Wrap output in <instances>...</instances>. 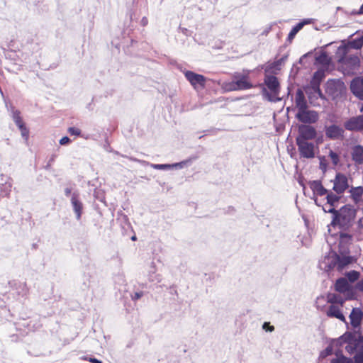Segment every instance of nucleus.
<instances>
[{
	"mask_svg": "<svg viewBox=\"0 0 363 363\" xmlns=\"http://www.w3.org/2000/svg\"><path fill=\"white\" fill-rule=\"evenodd\" d=\"M360 273L356 270H350V272H346L345 279L349 281V283H354L357 281L359 278Z\"/></svg>",
	"mask_w": 363,
	"mask_h": 363,
	"instance_id": "79ce46f5",
	"label": "nucleus"
},
{
	"mask_svg": "<svg viewBox=\"0 0 363 363\" xmlns=\"http://www.w3.org/2000/svg\"><path fill=\"white\" fill-rule=\"evenodd\" d=\"M140 6H139L138 4V1H133L132 7L129 11L130 19L131 21H137L140 17L142 13Z\"/></svg>",
	"mask_w": 363,
	"mask_h": 363,
	"instance_id": "c756f323",
	"label": "nucleus"
},
{
	"mask_svg": "<svg viewBox=\"0 0 363 363\" xmlns=\"http://www.w3.org/2000/svg\"><path fill=\"white\" fill-rule=\"evenodd\" d=\"M357 290L356 286H353L350 284L347 290L342 293L345 294V297L344 298L346 301L354 300L357 298Z\"/></svg>",
	"mask_w": 363,
	"mask_h": 363,
	"instance_id": "58836bf2",
	"label": "nucleus"
},
{
	"mask_svg": "<svg viewBox=\"0 0 363 363\" xmlns=\"http://www.w3.org/2000/svg\"><path fill=\"white\" fill-rule=\"evenodd\" d=\"M94 196L96 200L105 203V194L103 190L96 189L94 193Z\"/></svg>",
	"mask_w": 363,
	"mask_h": 363,
	"instance_id": "603ef678",
	"label": "nucleus"
},
{
	"mask_svg": "<svg viewBox=\"0 0 363 363\" xmlns=\"http://www.w3.org/2000/svg\"><path fill=\"white\" fill-rule=\"evenodd\" d=\"M295 103L298 111L308 108V101L305 97L303 91L300 88L296 90Z\"/></svg>",
	"mask_w": 363,
	"mask_h": 363,
	"instance_id": "5701e85b",
	"label": "nucleus"
},
{
	"mask_svg": "<svg viewBox=\"0 0 363 363\" xmlns=\"http://www.w3.org/2000/svg\"><path fill=\"white\" fill-rule=\"evenodd\" d=\"M289 57V54L284 55L281 58L276 60L273 63L269 65L265 69V72H274L273 69L275 70H280L281 65L284 63V62L287 60Z\"/></svg>",
	"mask_w": 363,
	"mask_h": 363,
	"instance_id": "7c9ffc66",
	"label": "nucleus"
},
{
	"mask_svg": "<svg viewBox=\"0 0 363 363\" xmlns=\"http://www.w3.org/2000/svg\"><path fill=\"white\" fill-rule=\"evenodd\" d=\"M262 329L267 332H272L274 330V327L270 325L269 322H264L262 325Z\"/></svg>",
	"mask_w": 363,
	"mask_h": 363,
	"instance_id": "338daca9",
	"label": "nucleus"
},
{
	"mask_svg": "<svg viewBox=\"0 0 363 363\" xmlns=\"http://www.w3.org/2000/svg\"><path fill=\"white\" fill-rule=\"evenodd\" d=\"M350 286L349 281L345 277H340L336 279L334 284V289L340 294L344 293Z\"/></svg>",
	"mask_w": 363,
	"mask_h": 363,
	"instance_id": "cd10ccee",
	"label": "nucleus"
},
{
	"mask_svg": "<svg viewBox=\"0 0 363 363\" xmlns=\"http://www.w3.org/2000/svg\"><path fill=\"white\" fill-rule=\"evenodd\" d=\"M325 136L328 139L335 140L344 138V129L337 124L325 125Z\"/></svg>",
	"mask_w": 363,
	"mask_h": 363,
	"instance_id": "ddd939ff",
	"label": "nucleus"
},
{
	"mask_svg": "<svg viewBox=\"0 0 363 363\" xmlns=\"http://www.w3.org/2000/svg\"><path fill=\"white\" fill-rule=\"evenodd\" d=\"M349 191L352 200L355 204H358L362 201L363 187L361 186L357 187L352 186Z\"/></svg>",
	"mask_w": 363,
	"mask_h": 363,
	"instance_id": "c85d7f7f",
	"label": "nucleus"
},
{
	"mask_svg": "<svg viewBox=\"0 0 363 363\" xmlns=\"http://www.w3.org/2000/svg\"><path fill=\"white\" fill-rule=\"evenodd\" d=\"M295 118L301 124L311 125L315 123L319 119L318 112L315 110H309L308 108L297 111Z\"/></svg>",
	"mask_w": 363,
	"mask_h": 363,
	"instance_id": "423d86ee",
	"label": "nucleus"
},
{
	"mask_svg": "<svg viewBox=\"0 0 363 363\" xmlns=\"http://www.w3.org/2000/svg\"><path fill=\"white\" fill-rule=\"evenodd\" d=\"M357 36L354 38L349 40L347 42L350 48L354 50H359L363 47V31L359 34V31H357Z\"/></svg>",
	"mask_w": 363,
	"mask_h": 363,
	"instance_id": "2f4dec72",
	"label": "nucleus"
},
{
	"mask_svg": "<svg viewBox=\"0 0 363 363\" xmlns=\"http://www.w3.org/2000/svg\"><path fill=\"white\" fill-rule=\"evenodd\" d=\"M351 359L352 363H363V351L357 352Z\"/></svg>",
	"mask_w": 363,
	"mask_h": 363,
	"instance_id": "5fc2aeb1",
	"label": "nucleus"
},
{
	"mask_svg": "<svg viewBox=\"0 0 363 363\" xmlns=\"http://www.w3.org/2000/svg\"><path fill=\"white\" fill-rule=\"evenodd\" d=\"M197 158H198V156L192 155L190 157H189L183 161H181L179 162L170 164V169H183L185 167L190 166L194 161L197 160Z\"/></svg>",
	"mask_w": 363,
	"mask_h": 363,
	"instance_id": "473e14b6",
	"label": "nucleus"
},
{
	"mask_svg": "<svg viewBox=\"0 0 363 363\" xmlns=\"http://www.w3.org/2000/svg\"><path fill=\"white\" fill-rule=\"evenodd\" d=\"M305 178L303 175H299L298 179H297V182L299 184V185L303 188V193L304 194H306L305 193V190H306V184H305Z\"/></svg>",
	"mask_w": 363,
	"mask_h": 363,
	"instance_id": "0e129e2a",
	"label": "nucleus"
},
{
	"mask_svg": "<svg viewBox=\"0 0 363 363\" xmlns=\"http://www.w3.org/2000/svg\"><path fill=\"white\" fill-rule=\"evenodd\" d=\"M326 315L329 318H337L338 320L344 322L346 324L347 328H348V323L346 320V318H345L343 313L339 308L338 306H337L335 305H330L328 307V309L326 312Z\"/></svg>",
	"mask_w": 363,
	"mask_h": 363,
	"instance_id": "412c9836",
	"label": "nucleus"
},
{
	"mask_svg": "<svg viewBox=\"0 0 363 363\" xmlns=\"http://www.w3.org/2000/svg\"><path fill=\"white\" fill-rule=\"evenodd\" d=\"M4 104L7 111L10 112L11 114H12L13 111H18V109H16L15 106L11 103L9 98H4Z\"/></svg>",
	"mask_w": 363,
	"mask_h": 363,
	"instance_id": "13d9d810",
	"label": "nucleus"
},
{
	"mask_svg": "<svg viewBox=\"0 0 363 363\" xmlns=\"http://www.w3.org/2000/svg\"><path fill=\"white\" fill-rule=\"evenodd\" d=\"M11 191V184L8 182L0 184V199L9 196Z\"/></svg>",
	"mask_w": 363,
	"mask_h": 363,
	"instance_id": "a19ab883",
	"label": "nucleus"
},
{
	"mask_svg": "<svg viewBox=\"0 0 363 363\" xmlns=\"http://www.w3.org/2000/svg\"><path fill=\"white\" fill-rule=\"evenodd\" d=\"M179 69L184 73L186 80L194 89H196L197 87L203 89L205 87L206 77L204 75L197 74L190 70H182L179 67Z\"/></svg>",
	"mask_w": 363,
	"mask_h": 363,
	"instance_id": "6e6552de",
	"label": "nucleus"
},
{
	"mask_svg": "<svg viewBox=\"0 0 363 363\" xmlns=\"http://www.w3.org/2000/svg\"><path fill=\"white\" fill-rule=\"evenodd\" d=\"M338 349L336 350L335 352L333 351V354H335V357L334 359H340L342 360H346L347 362H350L351 359V357H347L345 355H344L343 352L342 350L340 349V347H337Z\"/></svg>",
	"mask_w": 363,
	"mask_h": 363,
	"instance_id": "3c124183",
	"label": "nucleus"
},
{
	"mask_svg": "<svg viewBox=\"0 0 363 363\" xmlns=\"http://www.w3.org/2000/svg\"><path fill=\"white\" fill-rule=\"evenodd\" d=\"M345 350L350 354H354L357 352V350L354 347V345L353 343L347 344L345 347Z\"/></svg>",
	"mask_w": 363,
	"mask_h": 363,
	"instance_id": "e2e57ef3",
	"label": "nucleus"
},
{
	"mask_svg": "<svg viewBox=\"0 0 363 363\" xmlns=\"http://www.w3.org/2000/svg\"><path fill=\"white\" fill-rule=\"evenodd\" d=\"M301 157L312 159L315 157V145L310 141H296Z\"/></svg>",
	"mask_w": 363,
	"mask_h": 363,
	"instance_id": "9d476101",
	"label": "nucleus"
},
{
	"mask_svg": "<svg viewBox=\"0 0 363 363\" xmlns=\"http://www.w3.org/2000/svg\"><path fill=\"white\" fill-rule=\"evenodd\" d=\"M325 78V69L323 68L318 69L313 74L308 86L311 88L320 86L323 79Z\"/></svg>",
	"mask_w": 363,
	"mask_h": 363,
	"instance_id": "6ab92c4d",
	"label": "nucleus"
},
{
	"mask_svg": "<svg viewBox=\"0 0 363 363\" xmlns=\"http://www.w3.org/2000/svg\"><path fill=\"white\" fill-rule=\"evenodd\" d=\"M11 289L10 291H12L13 296L17 299L21 298H26L28 294L29 289L25 282H21L18 280H12L8 282Z\"/></svg>",
	"mask_w": 363,
	"mask_h": 363,
	"instance_id": "1a4fd4ad",
	"label": "nucleus"
},
{
	"mask_svg": "<svg viewBox=\"0 0 363 363\" xmlns=\"http://www.w3.org/2000/svg\"><path fill=\"white\" fill-rule=\"evenodd\" d=\"M336 259V260H337V270L339 272L342 271L345 267H348L356 261V259L354 256L338 255L337 253Z\"/></svg>",
	"mask_w": 363,
	"mask_h": 363,
	"instance_id": "aec40b11",
	"label": "nucleus"
},
{
	"mask_svg": "<svg viewBox=\"0 0 363 363\" xmlns=\"http://www.w3.org/2000/svg\"><path fill=\"white\" fill-rule=\"evenodd\" d=\"M308 185L314 196L315 194L320 196H327L330 192L329 190L323 186L321 180H311L308 182Z\"/></svg>",
	"mask_w": 363,
	"mask_h": 363,
	"instance_id": "a211bd4d",
	"label": "nucleus"
},
{
	"mask_svg": "<svg viewBox=\"0 0 363 363\" xmlns=\"http://www.w3.org/2000/svg\"><path fill=\"white\" fill-rule=\"evenodd\" d=\"M131 160H133V161H138L139 162L145 164L147 165H150L151 167H152L155 169H158V170H168V169H170V164H152V163H150V162L144 161V160H137V159H132V158H131Z\"/></svg>",
	"mask_w": 363,
	"mask_h": 363,
	"instance_id": "4c0bfd02",
	"label": "nucleus"
},
{
	"mask_svg": "<svg viewBox=\"0 0 363 363\" xmlns=\"http://www.w3.org/2000/svg\"><path fill=\"white\" fill-rule=\"evenodd\" d=\"M311 89L312 91H313L314 94H315L316 96H318V99L320 98L322 100H327V98L323 94V92L320 89V86L311 88Z\"/></svg>",
	"mask_w": 363,
	"mask_h": 363,
	"instance_id": "bf43d9fd",
	"label": "nucleus"
},
{
	"mask_svg": "<svg viewBox=\"0 0 363 363\" xmlns=\"http://www.w3.org/2000/svg\"><path fill=\"white\" fill-rule=\"evenodd\" d=\"M24 322L21 324V325L26 327L28 329V331H35L40 328L41 326L40 323L35 320H29L26 321L23 318Z\"/></svg>",
	"mask_w": 363,
	"mask_h": 363,
	"instance_id": "ea45409f",
	"label": "nucleus"
},
{
	"mask_svg": "<svg viewBox=\"0 0 363 363\" xmlns=\"http://www.w3.org/2000/svg\"><path fill=\"white\" fill-rule=\"evenodd\" d=\"M264 84L267 87L262 86V94L264 98L270 102H278L281 100L279 97L281 86L278 78L274 75L266 74Z\"/></svg>",
	"mask_w": 363,
	"mask_h": 363,
	"instance_id": "7ed1b4c3",
	"label": "nucleus"
},
{
	"mask_svg": "<svg viewBox=\"0 0 363 363\" xmlns=\"http://www.w3.org/2000/svg\"><path fill=\"white\" fill-rule=\"evenodd\" d=\"M350 324L354 330H361L363 321V311L360 308H353L350 315Z\"/></svg>",
	"mask_w": 363,
	"mask_h": 363,
	"instance_id": "f3484780",
	"label": "nucleus"
},
{
	"mask_svg": "<svg viewBox=\"0 0 363 363\" xmlns=\"http://www.w3.org/2000/svg\"><path fill=\"white\" fill-rule=\"evenodd\" d=\"M315 62L323 67V69H328L331 64V58L325 51H322L318 56L315 57Z\"/></svg>",
	"mask_w": 363,
	"mask_h": 363,
	"instance_id": "bb28decb",
	"label": "nucleus"
},
{
	"mask_svg": "<svg viewBox=\"0 0 363 363\" xmlns=\"http://www.w3.org/2000/svg\"><path fill=\"white\" fill-rule=\"evenodd\" d=\"M351 93L358 99H363V77H354L350 84Z\"/></svg>",
	"mask_w": 363,
	"mask_h": 363,
	"instance_id": "2eb2a0df",
	"label": "nucleus"
},
{
	"mask_svg": "<svg viewBox=\"0 0 363 363\" xmlns=\"http://www.w3.org/2000/svg\"><path fill=\"white\" fill-rule=\"evenodd\" d=\"M348 245L338 243V255H350V250Z\"/></svg>",
	"mask_w": 363,
	"mask_h": 363,
	"instance_id": "de8ad7c7",
	"label": "nucleus"
},
{
	"mask_svg": "<svg viewBox=\"0 0 363 363\" xmlns=\"http://www.w3.org/2000/svg\"><path fill=\"white\" fill-rule=\"evenodd\" d=\"M333 354V345L330 342L325 350L320 352L319 357L324 359Z\"/></svg>",
	"mask_w": 363,
	"mask_h": 363,
	"instance_id": "c03bdc74",
	"label": "nucleus"
},
{
	"mask_svg": "<svg viewBox=\"0 0 363 363\" xmlns=\"http://www.w3.org/2000/svg\"><path fill=\"white\" fill-rule=\"evenodd\" d=\"M352 160L357 164H363V146L354 145L351 152Z\"/></svg>",
	"mask_w": 363,
	"mask_h": 363,
	"instance_id": "a878e982",
	"label": "nucleus"
},
{
	"mask_svg": "<svg viewBox=\"0 0 363 363\" xmlns=\"http://www.w3.org/2000/svg\"><path fill=\"white\" fill-rule=\"evenodd\" d=\"M72 143V140L68 136H64L60 140L61 145H68Z\"/></svg>",
	"mask_w": 363,
	"mask_h": 363,
	"instance_id": "774afa93",
	"label": "nucleus"
},
{
	"mask_svg": "<svg viewBox=\"0 0 363 363\" xmlns=\"http://www.w3.org/2000/svg\"><path fill=\"white\" fill-rule=\"evenodd\" d=\"M82 360H86L91 363H102V361L94 357V356H82L80 357Z\"/></svg>",
	"mask_w": 363,
	"mask_h": 363,
	"instance_id": "052dcab7",
	"label": "nucleus"
},
{
	"mask_svg": "<svg viewBox=\"0 0 363 363\" xmlns=\"http://www.w3.org/2000/svg\"><path fill=\"white\" fill-rule=\"evenodd\" d=\"M344 128L349 131L363 133V114L348 118L344 123Z\"/></svg>",
	"mask_w": 363,
	"mask_h": 363,
	"instance_id": "f8f14e48",
	"label": "nucleus"
},
{
	"mask_svg": "<svg viewBox=\"0 0 363 363\" xmlns=\"http://www.w3.org/2000/svg\"><path fill=\"white\" fill-rule=\"evenodd\" d=\"M327 302L331 303V305L339 304L343 306L345 299L337 294L328 293Z\"/></svg>",
	"mask_w": 363,
	"mask_h": 363,
	"instance_id": "72a5a7b5",
	"label": "nucleus"
},
{
	"mask_svg": "<svg viewBox=\"0 0 363 363\" xmlns=\"http://www.w3.org/2000/svg\"><path fill=\"white\" fill-rule=\"evenodd\" d=\"M327 242L330 246V249L328 253L325 255L324 259L320 264V267L326 272L329 273L335 267L337 269V260H336L337 252L331 247L332 243L329 239L327 240Z\"/></svg>",
	"mask_w": 363,
	"mask_h": 363,
	"instance_id": "0eeeda50",
	"label": "nucleus"
},
{
	"mask_svg": "<svg viewBox=\"0 0 363 363\" xmlns=\"http://www.w3.org/2000/svg\"><path fill=\"white\" fill-rule=\"evenodd\" d=\"M352 335V340L350 344L353 343L354 347L358 351H363V335L361 330H353L351 331Z\"/></svg>",
	"mask_w": 363,
	"mask_h": 363,
	"instance_id": "4be33fe9",
	"label": "nucleus"
},
{
	"mask_svg": "<svg viewBox=\"0 0 363 363\" xmlns=\"http://www.w3.org/2000/svg\"><path fill=\"white\" fill-rule=\"evenodd\" d=\"M121 225L122 228L128 229V228H131L130 223L129 222L128 216L123 213L122 212L121 213Z\"/></svg>",
	"mask_w": 363,
	"mask_h": 363,
	"instance_id": "8fccbe9b",
	"label": "nucleus"
},
{
	"mask_svg": "<svg viewBox=\"0 0 363 363\" xmlns=\"http://www.w3.org/2000/svg\"><path fill=\"white\" fill-rule=\"evenodd\" d=\"M319 160H320L319 168L322 170V172L323 173H325L328 169V162L325 160V156H320Z\"/></svg>",
	"mask_w": 363,
	"mask_h": 363,
	"instance_id": "6e6d98bb",
	"label": "nucleus"
},
{
	"mask_svg": "<svg viewBox=\"0 0 363 363\" xmlns=\"http://www.w3.org/2000/svg\"><path fill=\"white\" fill-rule=\"evenodd\" d=\"M304 89L306 91V93L308 96V101H309V103L313 105V106H315L314 104V101L318 99V96H316L315 94H314L313 91H310L309 89L310 87L308 86H306L304 87Z\"/></svg>",
	"mask_w": 363,
	"mask_h": 363,
	"instance_id": "49530a36",
	"label": "nucleus"
},
{
	"mask_svg": "<svg viewBox=\"0 0 363 363\" xmlns=\"http://www.w3.org/2000/svg\"><path fill=\"white\" fill-rule=\"evenodd\" d=\"M67 132L71 135H74V136H80L81 134H82L81 130L77 128H76V127H69V128H68Z\"/></svg>",
	"mask_w": 363,
	"mask_h": 363,
	"instance_id": "680f3d73",
	"label": "nucleus"
},
{
	"mask_svg": "<svg viewBox=\"0 0 363 363\" xmlns=\"http://www.w3.org/2000/svg\"><path fill=\"white\" fill-rule=\"evenodd\" d=\"M328 211L333 214L330 223L332 227H338L340 230H347L353 225L357 210L351 204H345L338 210L329 208Z\"/></svg>",
	"mask_w": 363,
	"mask_h": 363,
	"instance_id": "f257e3e1",
	"label": "nucleus"
},
{
	"mask_svg": "<svg viewBox=\"0 0 363 363\" xmlns=\"http://www.w3.org/2000/svg\"><path fill=\"white\" fill-rule=\"evenodd\" d=\"M325 90L333 99H337L345 92L346 86L340 79H328L325 84Z\"/></svg>",
	"mask_w": 363,
	"mask_h": 363,
	"instance_id": "20e7f679",
	"label": "nucleus"
},
{
	"mask_svg": "<svg viewBox=\"0 0 363 363\" xmlns=\"http://www.w3.org/2000/svg\"><path fill=\"white\" fill-rule=\"evenodd\" d=\"M70 201L76 219L79 220L84 213V204L81 201L79 193L77 191L72 193Z\"/></svg>",
	"mask_w": 363,
	"mask_h": 363,
	"instance_id": "4468645a",
	"label": "nucleus"
},
{
	"mask_svg": "<svg viewBox=\"0 0 363 363\" xmlns=\"http://www.w3.org/2000/svg\"><path fill=\"white\" fill-rule=\"evenodd\" d=\"M91 275L89 274L84 273L80 281H79V287L82 291H87L90 287L91 283Z\"/></svg>",
	"mask_w": 363,
	"mask_h": 363,
	"instance_id": "e433bc0d",
	"label": "nucleus"
},
{
	"mask_svg": "<svg viewBox=\"0 0 363 363\" xmlns=\"http://www.w3.org/2000/svg\"><path fill=\"white\" fill-rule=\"evenodd\" d=\"M337 10L344 11L347 15H351V16L362 15L363 14V4L360 6V8L358 10L353 9L352 11H345L341 7H337Z\"/></svg>",
	"mask_w": 363,
	"mask_h": 363,
	"instance_id": "a18cd8bd",
	"label": "nucleus"
},
{
	"mask_svg": "<svg viewBox=\"0 0 363 363\" xmlns=\"http://www.w3.org/2000/svg\"><path fill=\"white\" fill-rule=\"evenodd\" d=\"M352 335L351 331H346L342 335H340L338 338L332 339L331 343L333 345V347H340L344 344H350L352 340Z\"/></svg>",
	"mask_w": 363,
	"mask_h": 363,
	"instance_id": "b1692460",
	"label": "nucleus"
},
{
	"mask_svg": "<svg viewBox=\"0 0 363 363\" xmlns=\"http://www.w3.org/2000/svg\"><path fill=\"white\" fill-rule=\"evenodd\" d=\"M328 156L331 159L332 163L335 166H336V165H337L339 164V162H340V156H339V155L337 152H335L333 150H330Z\"/></svg>",
	"mask_w": 363,
	"mask_h": 363,
	"instance_id": "864d4df0",
	"label": "nucleus"
},
{
	"mask_svg": "<svg viewBox=\"0 0 363 363\" xmlns=\"http://www.w3.org/2000/svg\"><path fill=\"white\" fill-rule=\"evenodd\" d=\"M313 18H303L297 23L301 26V28H303L304 26L311 24L313 23Z\"/></svg>",
	"mask_w": 363,
	"mask_h": 363,
	"instance_id": "69168bd1",
	"label": "nucleus"
},
{
	"mask_svg": "<svg viewBox=\"0 0 363 363\" xmlns=\"http://www.w3.org/2000/svg\"><path fill=\"white\" fill-rule=\"evenodd\" d=\"M341 199V196L340 194H335L332 191H330L326 196L327 203L326 204L330 205V208H335L337 206V203L339 202Z\"/></svg>",
	"mask_w": 363,
	"mask_h": 363,
	"instance_id": "c9c22d12",
	"label": "nucleus"
},
{
	"mask_svg": "<svg viewBox=\"0 0 363 363\" xmlns=\"http://www.w3.org/2000/svg\"><path fill=\"white\" fill-rule=\"evenodd\" d=\"M333 182V190L337 194H343L349 188L348 179L343 173L337 172L335 175V179Z\"/></svg>",
	"mask_w": 363,
	"mask_h": 363,
	"instance_id": "9b49d317",
	"label": "nucleus"
},
{
	"mask_svg": "<svg viewBox=\"0 0 363 363\" xmlns=\"http://www.w3.org/2000/svg\"><path fill=\"white\" fill-rule=\"evenodd\" d=\"M250 73L248 69H243L242 72H235L231 74V81L219 82L218 84L223 92L250 89L254 85L250 82Z\"/></svg>",
	"mask_w": 363,
	"mask_h": 363,
	"instance_id": "f03ea898",
	"label": "nucleus"
},
{
	"mask_svg": "<svg viewBox=\"0 0 363 363\" xmlns=\"http://www.w3.org/2000/svg\"><path fill=\"white\" fill-rule=\"evenodd\" d=\"M351 49L352 48H350V45L348 43V42L343 41L342 44L337 48L336 52V55L338 57L337 62H343L344 59L348 56L347 53L350 52Z\"/></svg>",
	"mask_w": 363,
	"mask_h": 363,
	"instance_id": "393cba45",
	"label": "nucleus"
},
{
	"mask_svg": "<svg viewBox=\"0 0 363 363\" xmlns=\"http://www.w3.org/2000/svg\"><path fill=\"white\" fill-rule=\"evenodd\" d=\"M339 64L342 65H346L348 68L347 73L354 74V72L359 70L361 62L358 56L352 55L346 57L343 62H339Z\"/></svg>",
	"mask_w": 363,
	"mask_h": 363,
	"instance_id": "dca6fc26",
	"label": "nucleus"
},
{
	"mask_svg": "<svg viewBox=\"0 0 363 363\" xmlns=\"http://www.w3.org/2000/svg\"><path fill=\"white\" fill-rule=\"evenodd\" d=\"M342 231L343 230H340L339 233H337L335 235H333L332 237L333 238L335 236L338 235L339 236L338 237V240H339L338 243L350 245L352 243L353 236H352V235H351L348 233H345V232H342Z\"/></svg>",
	"mask_w": 363,
	"mask_h": 363,
	"instance_id": "f704fd0d",
	"label": "nucleus"
},
{
	"mask_svg": "<svg viewBox=\"0 0 363 363\" xmlns=\"http://www.w3.org/2000/svg\"><path fill=\"white\" fill-rule=\"evenodd\" d=\"M148 279L150 281L160 282L162 278L160 274H156L154 271H150Z\"/></svg>",
	"mask_w": 363,
	"mask_h": 363,
	"instance_id": "4d7b16f0",
	"label": "nucleus"
},
{
	"mask_svg": "<svg viewBox=\"0 0 363 363\" xmlns=\"http://www.w3.org/2000/svg\"><path fill=\"white\" fill-rule=\"evenodd\" d=\"M298 135L296 141H309L316 138V128L311 125L299 124L297 126Z\"/></svg>",
	"mask_w": 363,
	"mask_h": 363,
	"instance_id": "39448f33",
	"label": "nucleus"
},
{
	"mask_svg": "<svg viewBox=\"0 0 363 363\" xmlns=\"http://www.w3.org/2000/svg\"><path fill=\"white\" fill-rule=\"evenodd\" d=\"M19 130L21 131V134L22 138L28 141L29 138V129L27 128L26 124L21 125V126L18 127Z\"/></svg>",
	"mask_w": 363,
	"mask_h": 363,
	"instance_id": "09e8293b",
	"label": "nucleus"
},
{
	"mask_svg": "<svg viewBox=\"0 0 363 363\" xmlns=\"http://www.w3.org/2000/svg\"><path fill=\"white\" fill-rule=\"evenodd\" d=\"M302 28H301V26L296 23L295 26H294L292 27V28L291 29L289 33L288 34V36H287V38H286V42L291 43L292 42V40L294 39V38L296 37V34L301 30Z\"/></svg>",
	"mask_w": 363,
	"mask_h": 363,
	"instance_id": "37998d69",
	"label": "nucleus"
}]
</instances>
